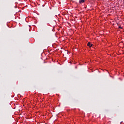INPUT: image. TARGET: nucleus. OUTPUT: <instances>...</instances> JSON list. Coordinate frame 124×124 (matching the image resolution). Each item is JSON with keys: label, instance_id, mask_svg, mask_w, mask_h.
Wrapping results in <instances>:
<instances>
[{"label": "nucleus", "instance_id": "obj_1", "mask_svg": "<svg viewBox=\"0 0 124 124\" xmlns=\"http://www.w3.org/2000/svg\"><path fill=\"white\" fill-rule=\"evenodd\" d=\"M87 46H88L90 48H91V47H92L93 46V44H91V43L89 42L87 44Z\"/></svg>", "mask_w": 124, "mask_h": 124}, {"label": "nucleus", "instance_id": "obj_3", "mask_svg": "<svg viewBox=\"0 0 124 124\" xmlns=\"http://www.w3.org/2000/svg\"><path fill=\"white\" fill-rule=\"evenodd\" d=\"M119 29H123V28L121 27V26H119Z\"/></svg>", "mask_w": 124, "mask_h": 124}, {"label": "nucleus", "instance_id": "obj_2", "mask_svg": "<svg viewBox=\"0 0 124 124\" xmlns=\"http://www.w3.org/2000/svg\"><path fill=\"white\" fill-rule=\"evenodd\" d=\"M85 2V0H79V3H83Z\"/></svg>", "mask_w": 124, "mask_h": 124}]
</instances>
